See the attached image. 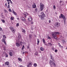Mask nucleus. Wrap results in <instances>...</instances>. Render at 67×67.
Masks as SVG:
<instances>
[{
    "label": "nucleus",
    "instance_id": "obj_1",
    "mask_svg": "<svg viewBox=\"0 0 67 67\" xmlns=\"http://www.w3.org/2000/svg\"><path fill=\"white\" fill-rule=\"evenodd\" d=\"M41 14H42L41 15H39V17L40 18L41 20H43L45 16V14H44V13L43 12H41Z\"/></svg>",
    "mask_w": 67,
    "mask_h": 67
},
{
    "label": "nucleus",
    "instance_id": "obj_2",
    "mask_svg": "<svg viewBox=\"0 0 67 67\" xmlns=\"http://www.w3.org/2000/svg\"><path fill=\"white\" fill-rule=\"evenodd\" d=\"M59 34V32H58L52 33V36H53V37L54 38V39H57V37L56 36V35H57V34Z\"/></svg>",
    "mask_w": 67,
    "mask_h": 67
},
{
    "label": "nucleus",
    "instance_id": "obj_3",
    "mask_svg": "<svg viewBox=\"0 0 67 67\" xmlns=\"http://www.w3.org/2000/svg\"><path fill=\"white\" fill-rule=\"evenodd\" d=\"M49 64L50 65V66H52V65H53V66H56V65L54 62H53L52 61L50 60L49 62Z\"/></svg>",
    "mask_w": 67,
    "mask_h": 67
},
{
    "label": "nucleus",
    "instance_id": "obj_4",
    "mask_svg": "<svg viewBox=\"0 0 67 67\" xmlns=\"http://www.w3.org/2000/svg\"><path fill=\"white\" fill-rule=\"evenodd\" d=\"M40 9L41 11H43V9L44 8V5L42 3H40Z\"/></svg>",
    "mask_w": 67,
    "mask_h": 67
},
{
    "label": "nucleus",
    "instance_id": "obj_5",
    "mask_svg": "<svg viewBox=\"0 0 67 67\" xmlns=\"http://www.w3.org/2000/svg\"><path fill=\"white\" fill-rule=\"evenodd\" d=\"M60 23L59 22H57L55 23L54 25L56 27H59L60 26Z\"/></svg>",
    "mask_w": 67,
    "mask_h": 67
},
{
    "label": "nucleus",
    "instance_id": "obj_6",
    "mask_svg": "<svg viewBox=\"0 0 67 67\" xmlns=\"http://www.w3.org/2000/svg\"><path fill=\"white\" fill-rule=\"evenodd\" d=\"M10 30L13 32V33H15V29L13 28L12 27H10Z\"/></svg>",
    "mask_w": 67,
    "mask_h": 67
},
{
    "label": "nucleus",
    "instance_id": "obj_7",
    "mask_svg": "<svg viewBox=\"0 0 67 67\" xmlns=\"http://www.w3.org/2000/svg\"><path fill=\"white\" fill-rule=\"evenodd\" d=\"M32 65V62H30L28 63L27 66V67H30V66H31Z\"/></svg>",
    "mask_w": 67,
    "mask_h": 67
},
{
    "label": "nucleus",
    "instance_id": "obj_8",
    "mask_svg": "<svg viewBox=\"0 0 67 67\" xmlns=\"http://www.w3.org/2000/svg\"><path fill=\"white\" fill-rule=\"evenodd\" d=\"M20 19L22 21H23V22H25V21H26V19H25V18H24L23 17H21Z\"/></svg>",
    "mask_w": 67,
    "mask_h": 67
},
{
    "label": "nucleus",
    "instance_id": "obj_9",
    "mask_svg": "<svg viewBox=\"0 0 67 67\" xmlns=\"http://www.w3.org/2000/svg\"><path fill=\"white\" fill-rule=\"evenodd\" d=\"M61 18H63V19H64V18H65V16H64V15H63V14H60V16H59L60 19Z\"/></svg>",
    "mask_w": 67,
    "mask_h": 67
},
{
    "label": "nucleus",
    "instance_id": "obj_10",
    "mask_svg": "<svg viewBox=\"0 0 67 67\" xmlns=\"http://www.w3.org/2000/svg\"><path fill=\"white\" fill-rule=\"evenodd\" d=\"M50 57L51 59H52L53 62H54V57L53 56V55H52V54H50Z\"/></svg>",
    "mask_w": 67,
    "mask_h": 67
},
{
    "label": "nucleus",
    "instance_id": "obj_11",
    "mask_svg": "<svg viewBox=\"0 0 67 67\" xmlns=\"http://www.w3.org/2000/svg\"><path fill=\"white\" fill-rule=\"evenodd\" d=\"M59 3L60 4H62V5H64L65 4V3H64L63 2V1H60Z\"/></svg>",
    "mask_w": 67,
    "mask_h": 67
},
{
    "label": "nucleus",
    "instance_id": "obj_12",
    "mask_svg": "<svg viewBox=\"0 0 67 67\" xmlns=\"http://www.w3.org/2000/svg\"><path fill=\"white\" fill-rule=\"evenodd\" d=\"M24 16H25V18H26V16L27 15H28V14L27 12H25L24 13Z\"/></svg>",
    "mask_w": 67,
    "mask_h": 67
},
{
    "label": "nucleus",
    "instance_id": "obj_13",
    "mask_svg": "<svg viewBox=\"0 0 67 67\" xmlns=\"http://www.w3.org/2000/svg\"><path fill=\"white\" fill-rule=\"evenodd\" d=\"M16 46L17 47H20V44L18 42L16 43Z\"/></svg>",
    "mask_w": 67,
    "mask_h": 67
},
{
    "label": "nucleus",
    "instance_id": "obj_14",
    "mask_svg": "<svg viewBox=\"0 0 67 67\" xmlns=\"http://www.w3.org/2000/svg\"><path fill=\"white\" fill-rule=\"evenodd\" d=\"M12 13L14 14L15 15H16V13L14 12V10H13V9H12Z\"/></svg>",
    "mask_w": 67,
    "mask_h": 67
},
{
    "label": "nucleus",
    "instance_id": "obj_15",
    "mask_svg": "<svg viewBox=\"0 0 67 67\" xmlns=\"http://www.w3.org/2000/svg\"><path fill=\"white\" fill-rule=\"evenodd\" d=\"M29 18H28V20L29 21H32V18L31 16H29Z\"/></svg>",
    "mask_w": 67,
    "mask_h": 67
},
{
    "label": "nucleus",
    "instance_id": "obj_16",
    "mask_svg": "<svg viewBox=\"0 0 67 67\" xmlns=\"http://www.w3.org/2000/svg\"><path fill=\"white\" fill-rule=\"evenodd\" d=\"M33 4L34 5H32V7L33 8H35V7H36V5L35 3H34Z\"/></svg>",
    "mask_w": 67,
    "mask_h": 67
},
{
    "label": "nucleus",
    "instance_id": "obj_17",
    "mask_svg": "<svg viewBox=\"0 0 67 67\" xmlns=\"http://www.w3.org/2000/svg\"><path fill=\"white\" fill-rule=\"evenodd\" d=\"M18 37L19 39H20L21 37V35H20V34L19 33H18Z\"/></svg>",
    "mask_w": 67,
    "mask_h": 67
},
{
    "label": "nucleus",
    "instance_id": "obj_18",
    "mask_svg": "<svg viewBox=\"0 0 67 67\" xmlns=\"http://www.w3.org/2000/svg\"><path fill=\"white\" fill-rule=\"evenodd\" d=\"M2 42H3L4 43V44H5V45H6V42H5V40H4V39H2Z\"/></svg>",
    "mask_w": 67,
    "mask_h": 67
},
{
    "label": "nucleus",
    "instance_id": "obj_19",
    "mask_svg": "<svg viewBox=\"0 0 67 67\" xmlns=\"http://www.w3.org/2000/svg\"><path fill=\"white\" fill-rule=\"evenodd\" d=\"M9 62H6L5 63V64L6 65H9Z\"/></svg>",
    "mask_w": 67,
    "mask_h": 67
},
{
    "label": "nucleus",
    "instance_id": "obj_20",
    "mask_svg": "<svg viewBox=\"0 0 67 67\" xmlns=\"http://www.w3.org/2000/svg\"><path fill=\"white\" fill-rule=\"evenodd\" d=\"M63 20H64V24H66V19L65 18H63Z\"/></svg>",
    "mask_w": 67,
    "mask_h": 67
},
{
    "label": "nucleus",
    "instance_id": "obj_21",
    "mask_svg": "<svg viewBox=\"0 0 67 67\" xmlns=\"http://www.w3.org/2000/svg\"><path fill=\"white\" fill-rule=\"evenodd\" d=\"M9 54L10 56H12V55H13V54H12V53L11 52H9Z\"/></svg>",
    "mask_w": 67,
    "mask_h": 67
},
{
    "label": "nucleus",
    "instance_id": "obj_22",
    "mask_svg": "<svg viewBox=\"0 0 67 67\" xmlns=\"http://www.w3.org/2000/svg\"><path fill=\"white\" fill-rule=\"evenodd\" d=\"M37 44L38 45L39 44V43H40V40L38 39H37Z\"/></svg>",
    "mask_w": 67,
    "mask_h": 67
},
{
    "label": "nucleus",
    "instance_id": "obj_23",
    "mask_svg": "<svg viewBox=\"0 0 67 67\" xmlns=\"http://www.w3.org/2000/svg\"><path fill=\"white\" fill-rule=\"evenodd\" d=\"M18 60H19V61L20 62H22V59L21 58H18Z\"/></svg>",
    "mask_w": 67,
    "mask_h": 67
},
{
    "label": "nucleus",
    "instance_id": "obj_24",
    "mask_svg": "<svg viewBox=\"0 0 67 67\" xmlns=\"http://www.w3.org/2000/svg\"><path fill=\"white\" fill-rule=\"evenodd\" d=\"M42 41H43V44H45V40H44V39L43 38L42 39Z\"/></svg>",
    "mask_w": 67,
    "mask_h": 67
},
{
    "label": "nucleus",
    "instance_id": "obj_25",
    "mask_svg": "<svg viewBox=\"0 0 67 67\" xmlns=\"http://www.w3.org/2000/svg\"><path fill=\"white\" fill-rule=\"evenodd\" d=\"M32 38V35H29V38L30 39H31Z\"/></svg>",
    "mask_w": 67,
    "mask_h": 67
},
{
    "label": "nucleus",
    "instance_id": "obj_26",
    "mask_svg": "<svg viewBox=\"0 0 67 67\" xmlns=\"http://www.w3.org/2000/svg\"><path fill=\"white\" fill-rule=\"evenodd\" d=\"M34 67H36L37 66V64L36 63H34Z\"/></svg>",
    "mask_w": 67,
    "mask_h": 67
},
{
    "label": "nucleus",
    "instance_id": "obj_27",
    "mask_svg": "<svg viewBox=\"0 0 67 67\" xmlns=\"http://www.w3.org/2000/svg\"><path fill=\"white\" fill-rule=\"evenodd\" d=\"M52 43H48V46H52Z\"/></svg>",
    "mask_w": 67,
    "mask_h": 67
},
{
    "label": "nucleus",
    "instance_id": "obj_28",
    "mask_svg": "<svg viewBox=\"0 0 67 67\" xmlns=\"http://www.w3.org/2000/svg\"><path fill=\"white\" fill-rule=\"evenodd\" d=\"M40 50H41V51H44V49H43V48L42 47H41L40 48Z\"/></svg>",
    "mask_w": 67,
    "mask_h": 67
},
{
    "label": "nucleus",
    "instance_id": "obj_29",
    "mask_svg": "<svg viewBox=\"0 0 67 67\" xmlns=\"http://www.w3.org/2000/svg\"><path fill=\"white\" fill-rule=\"evenodd\" d=\"M22 32L23 33H25V29H23L22 30Z\"/></svg>",
    "mask_w": 67,
    "mask_h": 67
},
{
    "label": "nucleus",
    "instance_id": "obj_30",
    "mask_svg": "<svg viewBox=\"0 0 67 67\" xmlns=\"http://www.w3.org/2000/svg\"><path fill=\"white\" fill-rule=\"evenodd\" d=\"M2 36L3 37V38H6V37L5 36V35H3Z\"/></svg>",
    "mask_w": 67,
    "mask_h": 67
},
{
    "label": "nucleus",
    "instance_id": "obj_31",
    "mask_svg": "<svg viewBox=\"0 0 67 67\" xmlns=\"http://www.w3.org/2000/svg\"><path fill=\"white\" fill-rule=\"evenodd\" d=\"M58 45H59V46L60 47H61V48L63 47L62 46H61V45H60V43H58Z\"/></svg>",
    "mask_w": 67,
    "mask_h": 67
},
{
    "label": "nucleus",
    "instance_id": "obj_32",
    "mask_svg": "<svg viewBox=\"0 0 67 67\" xmlns=\"http://www.w3.org/2000/svg\"><path fill=\"white\" fill-rule=\"evenodd\" d=\"M62 42L63 43V44H64V43H65V42H65V40H63L62 41Z\"/></svg>",
    "mask_w": 67,
    "mask_h": 67
},
{
    "label": "nucleus",
    "instance_id": "obj_33",
    "mask_svg": "<svg viewBox=\"0 0 67 67\" xmlns=\"http://www.w3.org/2000/svg\"><path fill=\"white\" fill-rule=\"evenodd\" d=\"M23 49H24V45H23L22 47L21 48L22 50H23Z\"/></svg>",
    "mask_w": 67,
    "mask_h": 67
},
{
    "label": "nucleus",
    "instance_id": "obj_34",
    "mask_svg": "<svg viewBox=\"0 0 67 67\" xmlns=\"http://www.w3.org/2000/svg\"><path fill=\"white\" fill-rule=\"evenodd\" d=\"M1 21H2V22H3V23H5V21H4V20L2 19L1 20Z\"/></svg>",
    "mask_w": 67,
    "mask_h": 67
},
{
    "label": "nucleus",
    "instance_id": "obj_35",
    "mask_svg": "<svg viewBox=\"0 0 67 67\" xmlns=\"http://www.w3.org/2000/svg\"><path fill=\"white\" fill-rule=\"evenodd\" d=\"M53 9H54V10L56 9V7H55V5H53Z\"/></svg>",
    "mask_w": 67,
    "mask_h": 67
},
{
    "label": "nucleus",
    "instance_id": "obj_36",
    "mask_svg": "<svg viewBox=\"0 0 67 67\" xmlns=\"http://www.w3.org/2000/svg\"><path fill=\"white\" fill-rule=\"evenodd\" d=\"M10 4H8V6H7V8H10Z\"/></svg>",
    "mask_w": 67,
    "mask_h": 67
},
{
    "label": "nucleus",
    "instance_id": "obj_37",
    "mask_svg": "<svg viewBox=\"0 0 67 67\" xmlns=\"http://www.w3.org/2000/svg\"><path fill=\"white\" fill-rule=\"evenodd\" d=\"M16 26H19V23H17L16 24Z\"/></svg>",
    "mask_w": 67,
    "mask_h": 67
},
{
    "label": "nucleus",
    "instance_id": "obj_38",
    "mask_svg": "<svg viewBox=\"0 0 67 67\" xmlns=\"http://www.w3.org/2000/svg\"><path fill=\"white\" fill-rule=\"evenodd\" d=\"M9 12H12V11H11V9L9 8Z\"/></svg>",
    "mask_w": 67,
    "mask_h": 67
},
{
    "label": "nucleus",
    "instance_id": "obj_39",
    "mask_svg": "<svg viewBox=\"0 0 67 67\" xmlns=\"http://www.w3.org/2000/svg\"><path fill=\"white\" fill-rule=\"evenodd\" d=\"M37 10L38 9L37 8H36L35 9V11H36V12H37Z\"/></svg>",
    "mask_w": 67,
    "mask_h": 67
},
{
    "label": "nucleus",
    "instance_id": "obj_40",
    "mask_svg": "<svg viewBox=\"0 0 67 67\" xmlns=\"http://www.w3.org/2000/svg\"><path fill=\"white\" fill-rule=\"evenodd\" d=\"M4 11L5 12H6V13H7V12H7V11L5 9L4 10Z\"/></svg>",
    "mask_w": 67,
    "mask_h": 67
},
{
    "label": "nucleus",
    "instance_id": "obj_41",
    "mask_svg": "<svg viewBox=\"0 0 67 67\" xmlns=\"http://www.w3.org/2000/svg\"><path fill=\"white\" fill-rule=\"evenodd\" d=\"M57 51L58 50L57 49H55V53H56Z\"/></svg>",
    "mask_w": 67,
    "mask_h": 67
},
{
    "label": "nucleus",
    "instance_id": "obj_42",
    "mask_svg": "<svg viewBox=\"0 0 67 67\" xmlns=\"http://www.w3.org/2000/svg\"><path fill=\"white\" fill-rule=\"evenodd\" d=\"M10 19L11 20H13V18L12 17H11Z\"/></svg>",
    "mask_w": 67,
    "mask_h": 67
},
{
    "label": "nucleus",
    "instance_id": "obj_43",
    "mask_svg": "<svg viewBox=\"0 0 67 67\" xmlns=\"http://www.w3.org/2000/svg\"><path fill=\"white\" fill-rule=\"evenodd\" d=\"M23 44V43H22V42H20V45H22Z\"/></svg>",
    "mask_w": 67,
    "mask_h": 67
},
{
    "label": "nucleus",
    "instance_id": "obj_44",
    "mask_svg": "<svg viewBox=\"0 0 67 67\" xmlns=\"http://www.w3.org/2000/svg\"><path fill=\"white\" fill-rule=\"evenodd\" d=\"M35 54L36 55H38V54L37 53V52H36Z\"/></svg>",
    "mask_w": 67,
    "mask_h": 67
},
{
    "label": "nucleus",
    "instance_id": "obj_45",
    "mask_svg": "<svg viewBox=\"0 0 67 67\" xmlns=\"http://www.w3.org/2000/svg\"><path fill=\"white\" fill-rule=\"evenodd\" d=\"M48 37V39H49V40H50V39H51V38L49 36Z\"/></svg>",
    "mask_w": 67,
    "mask_h": 67
},
{
    "label": "nucleus",
    "instance_id": "obj_46",
    "mask_svg": "<svg viewBox=\"0 0 67 67\" xmlns=\"http://www.w3.org/2000/svg\"><path fill=\"white\" fill-rule=\"evenodd\" d=\"M2 28L0 27V31H2Z\"/></svg>",
    "mask_w": 67,
    "mask_h": 67
},
{
    "label": "nucleus",
    "instance_id": "obj_47",
    "mask_svg": "<svg viewBox=\"0 0 67 67\" xmlns=\"http://www.w3.org/2000/svg\"><path fill=\"white\" fill-rule=\"evenodd\" d=\"M5 57H8V55L7 54H6Z\"/></svg>",
    "mask_w": 67,
    "mask_h": 67
},
{
    "label": "nucleus",
    "instance_id": "obj_48",
    "mask_svg": "<svg viewBox=\"0 0 67 67\" xmlns=\"http://www.w3.org/2000/svg\"><path fill=\"white\" fill-rule=\"evenodd\" d=\"M6 1L7 2H9L10 1H11V0H6Z\"/></svg>",
    "mask_w": 67,
    "mask_h": 67
},
{
    "label": "nucleus",
    "instance_id": "obj_49",
    "mask_svg": "<svg viewBox=\"0 0 67 67\" xmlns=\"http://www.w3.org/2000/svg\"><path fill=\"white\" fill-rule=\"evenodd\" d=\"M10 1V2L11 3V4H12V3H12V1Z\"/></svg>",
    "mask_w": 67,
    "mask_h": 67
},
{
    "label": "nucleus",
    "instance_id": "obj_50",
    "mask_svg": "<svg viewBox=\"0 0 67 67\" xmlns=\"http://www.w3.org/2000/svg\"><path fill=\"white\" fill-rule=\"evenodd\" d=\"M5 6L6 7H7V3H6L5 4Z\"/></svg>",
    "mask_w": 67,
    "mask_h": 67
},
{
    "label": "nucleus",
    "instance_id": "obj_51",
    "mask_svg": "<svg viewBox=\"0 0 67 67\" xmlns=\"http://www.w3.org/2000/svg\"><path fill=\"white\" fill-rule=\"evenodd\" d=\"M1 17H2L3 18V15H1Z\"/></svg>",
    "mask_w": 67,
    "mask_h": 67
},
{
    "label": "nucleus",
    "instance_id": "obj_52",
    "mask_svg": "<svg viewBox=\"0 0 67 67\" xmlns=\"http://www.w3.org/2000/svg\"><path fill=\"white\" fill-rule=\"evenodd\" d=\"M27 48H28V49H30V47H29V46H28L27 47Z\"/></svg>",
    "mask_w": 67,
    "mask_h": 67
},
{
    "label": "nucleus",
    "instance_id": "obj_53",
    "mask_svg": "<svg viewBox=\"0 0 67 67\" xmlns=\"http://www.w3.org/2000/svg\"><path fill=\"white\" fill-rule=\"evenodd\" d=\"M49 23H51V20H49Z\"/></svg>",
    "mask_w": 67,
    "mask_h": 67
},
{
    "label": "nucleus",
    "instance_id": "obj_54",
    "mask_svg": "<svg viewBox=\"0 0 67 67\" xmlns=\"http://www.w3.org/2000/svg\"><path fill=\"white\" fill-rule=\"evenodd\" d=\"M23 54H24V53H25V52H23Z\"/></svg>",
    "mask_w": 67,
    "mask_h": 67
},
{
    "label": "nucleus",
    "instance_id": "obj_55",
    "mask_svg": "<svg viewBox=\"0 0 67 67\" xmlns=\"http://www.w3.org/2000/svg\"><path fill=\"white\" fill-rule=\"evenodd\" d=\"M44 45H46V46H47V44L46 43H45V44H44Z\"/></svg>",
    "mask_w": 67,
    "mask_h": 67
},
{
    "label": "nucleus",
    "instance_id": "obj_56",
    "mask_svg": "<svg viewBox=\"0 0 67 67\" xmlns=\"http://www.w3.org/2000/svg\"><path fill=\"white\" fill-rule=\"evenodd\" d=\"M25 53H27V52L26 51H25V52H24Z\"/></svg>",
    "mask_w": 67,
    "mask_h": 67
},
{
    "label": "nucleus",
    "instance_id": "obj_57",
    "mask_svg": "<svg viewBox=\"0 0 67 67\" xmlns=\"http://www.w3.org/2000/svg\"><path fill=\"white\" fill-rule=\"evenodd\" d=\"M31 24H33V22H31Z\"/></svg>",
    "mask_w": 67,
    "mask_h": 67
},
{
    "label": "nucleus",
    "instance_id": "obj_58",
    "mask_svg": "<svg viewBox=\"0 0 67 67\" xmlns=\"http://www.w3.org/2000/svg\"><path fill=\"white\" fill-rule=\"evenodd\" d=\"M8 4H10V2H8Z\"/></svg>",
    "mask_w": 67,
    "mask_h": 67
},
{
    "label": "nucleus",
    "instance_id": "obj_59",
    "mask_svg": "<svg viewBox=\"0 0 67 67\" xmlns=\"http://www.w3.org/2000/svg\"><path fill=\"white\" fill-rule=\"evenodd\" d=\"M55 14H57V13H56V12H55Z\"/></svg>",
    "mask_w": 67,
    "mask_h": 67
},
{
    "label": "nucleus",
    "instance_id": "obj_60",
    "mask_svg": "<svg viewBox=\"0 0 67 67\" xmlns=\"http://www.w3.org/2000/svg\"><path fill=\"white\" fill-rule=\"evenodd\" d=\"M17 20H19V18H17Z\"/></svg>",
    "mask_w": 67,
    "mask_h": 67
},
{
    "label": "nucleus",
    "instance_id": "obj_61",
    "mask_svg": "<svg viewBox=\"0 0 67 67\" xmlns=\"http://www.w3.org/2000/svg\"><path fill=\"white\" fill-rule=\"evenodd\" d=\"M1 14L2 15L3 14V13H1Z\"/></svg>",
    "mask_w": 67,
    "mask_h": 67
},
{
    "label": "nucleus",
    "instance_id": "obj_62",
    "mask_svg": "<svg viewBox=\"0 0 67 67\" xmlns=\"http://www.w3.org/2000/svg\"><path fill=\"white\" fill-rule=\"evenodd\" d=\"M65 49H67V47H66V48H65Z\"/></svg>",
    "mask_w": 67,
    "mask_h": 67
},
{
    "label": "nucleus",
    "instance_id": "obj_63",
    "mask_svg": "<svg viewBox=\"0 0 67 67\" xmlns=\"http://www.w3.org/2000/svg\"><path fill=\"white\" fill-rule=\"evenodd\" d=\"M40 53H41V52H40Z\"/></svg>",
    "mask_w": 67,
    "mask_h": 67
},
{
    "label": "nucleus",
    "instance_id": "obj_64",
    "mask_svg": "<svg viewBox=\"0 0 67 67\" xmlns=\"http://www.w3.org/2000/svg\"><path fill=\"white\" fill-rule=\"evenodd\" d=\"M24 1H25V0H23Z\"/></svg>",
    "mask_w": 67,
    "mask_h": 67
}]
</instances>
